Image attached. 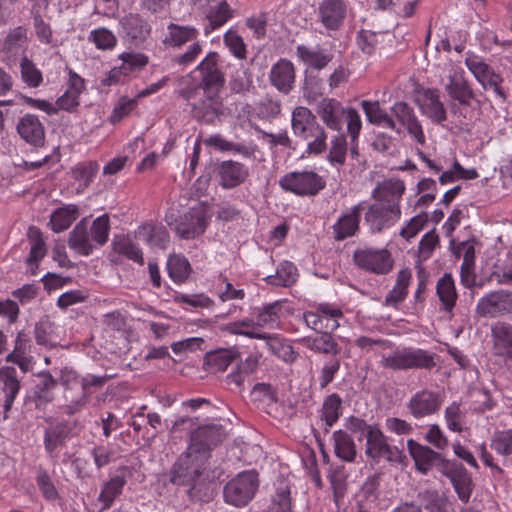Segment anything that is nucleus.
<instances>
[{"label":"nucleus","instance_id":"31","mask_svg":"<svg viewBox=\"0 0 512 512\" xmlns=\"http://www.w3.org/2000/svg\"><path fill=\"white\" fill-rule=\"evenodd\" d=\"M329 331L319 333L314 337L308 336L304 338L303 343L305 347L318 354L337 356L341 351V347Z\"/></svg>","mask_w":512,"mask_h":512},{"label":"nucleus","instance_id":"50","mask_svg":"<svg viewBox=\"0 0 512 512\" xmlns=\"http://www.w3.org/2000/svg\"><path fill=\"white\" fill-rule=\"evenodd\" d=\"M20 69L21 78L25 84L32 88L40 86L43 81L42 72L26 56L21 58Z\"/></svg>","mask_w":512,"mask_h":512},{"label":"nucleus","instance_id":"20","mask_svg":"<svg viewBox=\"0 0 512 512\" xmlns=\"http://www.w3.org/2000/svg\"><path fill=\"white\" fill-rule=\"evenodd\" d=\"M0 384V406L4 409V418H7V414L11 410L14 400L21 388L17 370L10 366L1 367Z\"/></svg>","mask_w":512,"mask_h":512},{"label":"nucleus","instance_id":"22","mask_svg":"<svg viewBox=\"0 0 512 512\" xmlns=\"http://www.w3.org/2000/svg\"><path fill=\"white\" fill-rule=\"evenodd\" d=\"M393 116L398 122L404 126L408 133L416 140L417 143L423 145L425 143V135L422 126L414 112V109L408 103L400 101L391 107Z\"/></svg>","mask_w":512,"mask_h":512},{"label":"nucleus","instance_id":"13","mask_svg":"<svg viewBox=\"0 0 512 512\" xmlns=\"http://www.w3.org/2000/svg\"><path fill=\"white\" fill-rule=\"evenodd\" d=\"M219 54L215 51L209 52L198 64L196 71L200 74L199 83L193 88L222 90L225 84V77L219 68Z\"/></svg>","mask_w":512,"mask_h":512},{"label":"nucleus","instance_id":"6","mask_svg":"<svg viewBox=\"0 0 512 512\" xmlns=\"http://www.w3.org/2000/svg\"><path fill=\"white\" fill-rule=\"evenodd\" d=\"M279 186L297 196H315L325 188L326 181L312 170L293 171L280 178Z\"/></svg>","mask_w":512,"mask_h":512},{"label":"nucleus","instance_id":"19","mask_svg":"<svg viewBox=\"0 0 512 512\" xmlns=\"http://www.w3.org/2000/svg\"><path fill=\"white\" fill-rule=\"evenodd\" d=\"M401 216L400 208H392L380 203L371 205L365 214V221L373 232H381L394 225Z\"/></svg>","mask_w":512,"mask_h":512},{"label":"nucleus","instance_id":"18","mask_svg":"<svg viewBox=\"0 0 512 512\" xmlns=\"http://www.w3.org/2000/svg\"><path fill=\"white\" fill-rule=\"evenodd\" d=\"M347 6L344 0H323L318 6V20L330 31H338L344 24Z\"/></svg>","mask_w":512,"mask_h":512},{"label":"nucleus","instance_id":"14","mask_svg":"<svg viewBox=\"0 0 512 512\" xmlns=\"http://www.w3.org/2000/svg\"><path fill=\"white\" fill-rule=\"evenodd\" d=\"M441 404L442 399L438 392L424 388L410 397L407 409L415 419H421L437 413Z\"/></svg>","mask_w":512,"mask_h":512},{"label":"nucleus","instance_id":"61","mask_svg":"<svg viewBox=\"0 0 512 512\" xmlns=\"http://www.w3.org/2000/svg\"><path fill=\"white\" fill-rule=\"evenodd\" d=\"M137 106V97L130 99L123 96L115 105L110 116V122L113 124L119 123L124 117L129 115Z\"/></svg>","mask_w":512,"mask_h":512},{"label":"nucleus","instance_id":"7","mask_svg":"<svg viewBox=\"0 0 512 512\" xmlns=\"http://www.w3.org/2000/svg\"><path fill=\"white\" fill-rule=\"evenodd\" d=\"M121 36L130 48H144L151 35L150 23L138 13H129L120 20Z\"/></svg>","mask_w":512,"mask_h":512},{"label":"nucleus","instance_id":"55","mask_svg":"<svg viewBox=\"0 0 512 512\" xmlns=\"http://www.w3.org/2000/svg\"><path fill=\"white\" fill-rule=\"evenodd\" d=\"M89 40L93 42L98 49L110 50L117 44V38L109 29L102 27L90 32Z\"/></svg>","mask_w":512,"mask_h":512},{"label":"nucleus","instance_id":"9","mask_svg":"<svg viewBox=\"0 0 512 512\" xmlns=\"http://www.w3.org/2000/svg\"><path fill=\"white\" fill-rule=\"evenodd\" d=\"M353 262L360 269L375 274H387L393 267V260L386 249L359 248L353 253Z\"/></svg>","mask_w":512,"mask_h":512},{"label":"nucleus","instance_id":"28","mask_svg":"<svg viewBox=\"0 0 512 512\" xmlns=\"http://www.w3.org/2000/svg\"><path fill=\"white\" fill-rule=\"evenodd\" d=\"M405 191V184L399 179L385 180L372 192V197L380 204L400 208V201Z\"/></svg>","mask_w":512,"mask_h":512},{"label":"nucleus","instance_id":"32","mask_svg":"<svg viewBox=\"0 0 512 512\" xmlns=\"http://www.w3.org/2000/svg\"><path fill=\"white\" fill-rule=\"evenodd\" d=\"M334 452L342 461L352 463L357 456L356 444L351 435L345 430L333 433Z\"/></svg>","mask_w":512,"mask_h":512},{"label":"nucleus","instance_id":"62","mask_svg":"<svg viewBox=\"0 0 512 512\" xmlns=\"http://www.w3.org/2000/svg\"><path fill=\"white\" fill-rule=\"evenodd\" d=\"M340 370V360L338 358H331L322 366L319 374L320 389H325L333 380L335 375Z\"/></svg>","mask_w":512,"mask_h":512},{"label":"nucleus","instance_id":"29","mask_svg":"<svg viewBox=\"0 0 512 512\" xmlns=\"http://www.w3.org/2000/svg\"><path fill=\"white\" fill-rule=\"evenodd\" d=\"M361 206L355 205L343 213L332 226L334 239L343 241L354 236L359 231Z\"/></svg>","mask_w":512,"mask_h":512},{"label":"nucleus","instance_id":"56","mask_svg":"<svg viewBox=\"0 0 512 512\" xmlns=\"http://www.w3.org/2000/svg\"><path fill=\"white\" fill-rule=\"evenodd\" d=\"M445 420L447 427L453 432H462L463 423L465 419V412L460 408V404L457 402L451 403L445 409Z\"/></svg>","mask_w":512,"mask_h":512},{"label":"nucleus","instance_id":"2","mask_svg":"<svg viewBox=\"0 0 512 512\" xmlns=\"http://www.w3.org/2000/svg\"><path fill=\"white\" fill-rule=\"evenodd\" d=\"M208 459L188 445L187 449L177 458L172 465L169 480L174 485L189 486L188 496L190 500L197 501V482L206 470Z\"/></svg>","mask_w":512,"mask_h":512},{"label":"nucleus","instance_id":"48","mask_svg":"<svg viewBox=\"0 0 512 512\" xmlns=\"http://www.w3.org/2000/svg\"><path fill=\"white\" fill-rule=\"evenodd\" d=\"M342 399L336 394H330L324 399L322 406V419L328 427L333 426L341 415Z\"/></svg>","mask_w":512,"mask_h":512},{"label":"nucleus","instance_id":"41","mask_svg":"<svg viewBox=\"0 0 512 512\" xmlns=\"http://www.w3.org/2000/svg\"><path fill=\"white\" fill-rule=\"evenodd\" d=\"M436 291L443 309L448 312L452 311L456 304L457 293L451 274L446 273L438 280Z\"/></svg>","mask_w":512,"mask_h":512},{"label":"nucleus","instance_id":"43","mask_svg":"<svg viewBox=\"0 0 512 512\" xmlns=\"http://www.w3.org/2000/svg\"><path fill=\"white\" fill-rule=\"evenodd\" d=\"M26 44V29L22 26L16 27L7 35L3 44V52L8 57H16L24 52Z\"/></svg>","mask_w":512,"mask_h":512},{"label":"nucleus","instance_id":"36","mask_svg":"<svg viewBox=\"0 0 512 512\" xmlns=\"http://www.w3.org/2000/svg\"><path fill=\"white\" fill-rule=\"evenodd\" d=\"M99 171L96 161L80 162L71 169L72 178L78 182L77 193H82L93 182Z\"/></svg>","mask_w":512,"mask_h":512},{"label":"nucleus","instance_id":"3","mask_svg":"<svg viewBox=\"0 0 512 512\" xmlns=\"http://www.w3.org/2000/svg\"><path fill=\"white\" fill-rule=\"evenodd\" d=\"M198 30L193 26H183L170 23L167 26V33L163 39L166 47L180 48L188 42H193L188 49L173 57L172 61L180 66H187L193 63L202 51L201 44L197 41Z\"/></svg>","mask_w":512,"mask_h":512},{"label":"nucleus","instance_id":"11","mask_svg":"<svg viewBox=\"0 0 512 512\" xmlns=\"http://www.w3.org/2000/svg\"><path fill=\"white\" fill-rule=\"evenodd\" d=\"M476 313L485 318H496L512 314V291L500 289L479 299Z\"/></svg>","mask_w":512,"mask_h":512},{"label":"nucleus","instance_id":"23","mask_svg":"<svg viewBox=\"0 0 512 512\" xmlns=\"http://www.w3.org/2000/svg\"><path fill=\"white\" fill-rule=\"evenodd\" d=\"M295 67L285 58L278 60L271 68L269 80L279 92L288 95L294 88Z\"/></svg>","mask_w":512,"mask_h":512},{"label":"nucleus","instance_id":"53","mask_svg":"<svg viewBox=\"0 0 512 512\" xmlns=\"http://www.w3.org/2000/svg\"><path fill=\"white\" fill-rule=\"evenodd\" d=\"M346 153H347L346 137L343 134L335 136L331 141L330 151L327 156L328 161L332 165L343 166L346 161Z\"/></svg>","mask_w":512,"mask_h":512},{"label":"nucleus","instance_id":"45","mask_svg":"<svg viewBox=\"0 0 512 512\" xmlns=\"http://www.w3.org/2000/svg\"><path fill=\"white\" fill-rule=\"evenodd\" d=\"M167 270L170 278L175 283L182 284L188 279L191 273V266L184 256L171 255L167 261Z\"/></svg>","mask_w":512,"mask_h":512},{"label":"nucleus","instance_id":"37","mask_svg":"<svg viewBox=\"0 0 512 512\" xmlns=\"http://www.w3.org/2000/svg\"><path fill=\"white\" fill-rule=\"evenodd\" d=\"M297 56L308 66L321 70L325 68L333 59V55L325 53L321 49H311L305 45H299L296 48Z\"/></svg>","mask_w":512,"mask_h":512},{"label":"nucleus","instance_id":"16","mask_svg":"<svg viewBox=\"0 0 512 512\" xmlns=\"http://www.w3.org/2000/svg\"><path fill=\"white\" fill-rule=\"evenodd\" d=\"M134 469L129 466H121L117 470V474L105 482L98 496V502L101 504L100 512L108 510L114 500L122 493L127 479L133 474Z\"/></svg>","mask_w":512,"mask_h":512},{"label":"nucleus","instance_id":"64","mask_svg":"<svg viewBox=\"0 0 512 512\" xmlns=\"http://www.w3.org/2000/svg\"><path fill=\"white\" fill-rule=\"evenodd\" d=\"M423 495L427 501L425 508L428 512H448L447 499L440 496L437 491L426 490Z\"/></svg>","mask_w":512,"mask_h":512},{"label":"nucleus","instance_id":"40","mask_svg":"<svg viewBox=\"0 0 512 512\" xmlns=\"http://www.w3.org/2000/svg\"><path fill=\"white\" fill-rule=\"evenodd\" d=\"M114 252L140 265L144 264L143 252L128 236L116 235L112 241Z\"/></svg>","mask_w":512,"mask_h":512},{"label":"nucleus","instance_id":"46","mask_svg":"<svg viewBox=\"0 0 512 512\" xmlns=\"http://www.w3.org/2000/svg\"><path fill=\"white\" fill-rule=\"evenodd\" d=\"M297 279V268L291 262L285 261L280 264L275 275H269L265 278L268 284L290 287L296 282Z\"/></svg>","mask_w":512,"mask_h":512},{"label":"nucleus","instance_id":"63","mask_svg":"<svg viewBox=\"0 0 512 512\" xmlns=\"http://www.w3.org/2000/svg\"><path fill=\"white\" fill-rule=\"evenodd\" d=\"M281 308V304L279 302H274L262 308L259 311L257 316V325L265 326L270 325L273 326L279 322V310Z\"/></svg>","mask_w":512,"mask_h":512},{"label":"nucleus","instance_id":"33","mask_svg":"<svg viewBox=\"0 0 512 512\" xmlns=\"http://www.w3.org/2000/svg\"><path fill=\"white\" fill-rule=\"evenodd\" d=\"M39 381L33 388V401L36 408H40L54 399L53 390L57 386V381L49 372H43L38 376Z\"/></svg>","mask_w":512,"mask_h":512},{"label":"nucleus","instance_id":"27","mask_svg":"<svg viewBox=\"0 0 512 512\" xmlns=\"http://www.w3.org/2000/svg\"><path fill=\"white\" fill-rule=\"evenodd\" d=\"M207 220L203 211L191 209L185 213L176 224L175 230L183 239H193L204 233Z\"/></svg>","mask_w":512,"mask_h":512},{"label":"nucleus","instance_id":"8","mask_svg":"<svg viewBox=\"0 0 512 512\" xmlns=\"http://www.w3.org/2000/svg\"><path fill=\"white\" fill-rule=\"evenodd\" d=\"M227 436L228 433L222 425H202L190 433L189 446L209 459L211 451L220 445Z\"/></svg>","mask_w":512,"mask_h":512},{"label":"nucleus","instance_id":"5","mask_svg":"<svg viewBox=\"0 0 512 512\" xmlns=\"http://www.w3.org/2000/svg\"><path fill=\"white\" fill-rule=\"evenodd\" d=\"M258 487V473L255 470L243 471L225 484L223 497L227 504L244 507L254 498Z\"/></svg>","mask_w":512,"mask_h":512},{"label":"nucleus","instance_id":"38","mask_svg":"<svg viewBox=\"0 0 512 512\" xmlns=\"http://www.w3.org/2000/svg\"><path fill=\"white\" fill-rule=\"evenodd\" d=\"M79 209L76 205L70 204L55 210L50 216L51 229L55 233H60L68 229L77 219Z\"/></svg>","mask_w":512,"mask_h":512},{"label":"nucleus","instance_id":"17","mask_svg":"<svg viewBox=\"0 0 512 512\" xmlns=\"http://www.w3.org/2000/svg\"><path fill=\"white\" fill-rule=\"evenodd\" d=\"M219 185L224 189H233L245 183L250 172L249 168L238 161L226 160L219 163L215 169Z\"/></svg>","mask_w":512,"mask_h":512},{"label":"nucleus","instance_id":"30","mask_svg":"<svg viewBox=\"0 0 512 512\" xmlns=\"http://www.w3.org/2000/svg\"><path fill=\"white\" fill-rule=\"evenodd\" d=\"M69 247L80 255L88 256L94 249L93 240L88 230V219L83 218L69 233Z\"/></svg>","mask_w":512,"mask_h":512},{"label":"nucleus","instance_id":"49","mask_svg":"<svg viewBox=\"0 0 512 512\" xmlns=\"http://www.w3.org/2000/svg\"><path fill=\"white\" fill-rule=\"evenodd\" d=\"M333 490L334 501L337 506L347 491V475L343 466H337L330 470L328 475Z\"/></svg>","mask_w":512,"mask_h":512},{"label":"nucleus","instance_id":"15","mask_svg":"<svg viewBox=\"0 0 512 512\" xmlns=\"http://www.w3.org/2000/svg\"><path fill=\"white\" fill-rule=\"evenodd\" d=\"M407 448L410 456L414 460L417 471L423 475H426L434 467L440 472L442 462L450 461L445 459L439 452L413 439L407 441Z\"/></svg>","mask_w":512,"mask_h":512},{"label":"nucleus","instance_id":"35","mask_svg":"<svg viewBox=\"0 0 512 512\" xmlns=\"http://www.w3.org/2000/svg\"><path fill=\"white\" fill-rule=\"evenodd\" d=\"M445 89L452 99L457 100L463 106H469L474 97L473 90L462 76H450Z\"/></svg>","mask_w":512,"mask_h":512},{"label":"nucleus","instance_id":"10","mask_svg":"<svg viewBox=\"0 0 512 512\" xmlns=\"http://www.w3.org/2000/svg\"><path fill=\"white\" fill-rule=\"evenodd\" d=\"M365 453L375 463L385 459L389 463L402 464L406 460L403 452L398 447L387 442L386 436L380 429L370 431L368 441H366Z\"/></svg>","mask_w":512,"mask_h":512},{"label":"nucleus","instance_id":"12","mask_svg":"<svg viewBox=\"0 0 512 512\" xmlns=\"http://www.w3.org/2000/svg\"><path fill=\"white\" fill-rule=\"evenodd\" d=\"M440 473L451 481L458 498L463 503H468L474 484L467 469L461 463L450 460L449 462H442Z\"/></svg>","mask_w":512,"mask_h":512},{"label":"nucleus","instance_id":"42","mask_svg":"<svg viewBox=\"0 0 512 512\" xmlns=\"http://www.w3.org/2000/svg\"><path fill=\"white\" fill-rule=\"evenodd\" d=\"M261 335L264 337H260L259 339L266 341V347L274 355L287 363H292L296 360L297 354L293 350L292 346L284 342L283 339L279 338L277 335H270L266 333H261Z\"/></svg>","mask_w":512,"mask_h":512},{"label":"nucleus","instance_id":"58","mask_svg":"<svg viewBox=\"0 0 512 512\" xmlns=\"http://www.w3.org/2000/svg\"><path fill=\"white\" fill-rule=\"evenodd\" d=\"M66 438V427L63 424L54 426L47 430L44 436V445L48 453H53L59 446L64 444Z\"/></svg>","mask_w":512,"mask_h":512},{"label":"nucleus","instance_id":"4","mask_svg":"<svg viewBox=\"0 0 512 512\" xmlns=\"http://www.w3.org/2000/svg\"><path fill=\"white\" fill-rule=\"evenodd\" d=\"M436 355L421 348L405 347L383 356L380 364L393 371L415 369L431 370L436 366Z\"/></svg>","mask_w":512,"mask_h":512},{"label":"nucleus","instance_id":"59","mask_svg":"<svg viewBox=\"0 0 512 512\" xmlns=\"http://www.w3.org/2000/svg\"><path fill=\"white\" fill-rule=\"evenodd\" d=\"M224 43L229 48V51L239 59L246 58V45L243 38L234 30H228L224 34Z\"/></svg>","mask_w":512,"mask_h":512},{"label":"nucleus","instance_id":"60","mask_svg":"<svg viewBox=\"0 0 512 512\" xmlns=\"http://www.w3.org/2000/svg\"><path fill=\"white\" fill-rule=\"evenodd\" d=\"M345 428L351 433L358 435V440L366 437V441H368L370 431L379 430L377 426H371L364 419L356 416H350L346 419Z\"/></svg>","mask_w":512,"mask_h":512},{"label":"nucleus","instance_id":"25","mask_svg":"<svg viewBox=\"0 0 512 512\" xmlns=\"http://www.w3.org/2000/svg\"><path fill=\"white\" fill-rule=\"evenodd\" d=\"M347 108L333 98H324L318 105L316 112L322 122L329 128L335 131H340L344 124V118Z\"/></svg>","mask_w":512,"mask_h":512},{"label":"nucleus","instance_id":"24","mask_svg":"<svg viewBox=\"0 0 512 512\" xmlns=\"http://www.w3.org/2000/svg\"><path fill=\"white\" fill-rule=\"evenodd\" d=\"M493 354L504 361L512 360V324L498 321L491 326Z\"/></svg>","mask_w":512,"mask_h":512},{"label":"nucleus","instance_id":"47","mask_svg":"<svg viewBox=\"0 0 512 512\" xmlns=\"http://www.w3.org/2000/svg\"><path fill=\"white\" fill-rule=\"evenodd\" d=\"M206 17L209 21V25L206 28V33H208V29L215 30L220 28L230 20L233 17V10L226 1H221L209 7Z\"/></svg>","mask_w":512,"mask_h":512},{"label":"nucleus","instance_id":"52","mask_svg":"<svg viewBox=\"0 0 512 512\" xmlns=\"http://www.w3.org/2000/svg\"><path fill=\"white\" fill-rule=\"evenodd\" d=\"M91 238L99 246H103L108 241L110 223L108 215H102L96 218L90 228L88 227Z\"/></svg>","mask_w":512,"mask_h":512},{"label":"nucleus","instance_id":"54","mask_svg":"<svg viewBox=\"0 0 512 512\" xmlns=\"http://www.w3.org/2000/svg\"><path fill=\"white\" fill-rule=\"evenodd\" d=\"M490 447L499 455H512V429L496 432L491 439Z\"/></svg>","mask_w":512,"mask_h":512},{"label":"nucleus","instance_id":"44","mask_svg":"<svg viewBox=\"0 0 512 512\" xmlns=\"http://www.w3.org/2000/svg\"><path fill=\"white\" fill-rule=\"evenodd\" d=\"M235 356L234 352L224 349L210 352L204 358V365L212 373L223 372L232 364Z\"/></svg>","mask_w":512,"mask_h":512},{"label":"nucleus","instance_id":"26","mask_svg":"<svg viewBox=\"0 0 512 512\" xmlns=\"http://www.w3.org/2000/svg\"><path fill=\"white\" fill-rule=\"evenodd\" d=\"M19 136L34 147H42L45 143V130L39 118L34 114L22 116L16 126Z\"/></svg>","mask_w":512,"mask_h":512},{"label":"nucleus","instance_id":"51","mask_svg":"<svg viewBox=\"0 0 512 512\" xmlns=\"http://www.w3.org/2000/svg\"><path fill=\"white\" fill-rule=\"evenodd\" d=\"M229 88L232 93L246 94L252 88L251 74L247 69L241 67L233 72L229 81Z\"/></svg>","mask_w":512,"mask_h":512},{"label":"nucleus","instance_id":"1","mask_svg":"<svg viewBox=\"0 0 512 512\" xmlns=\"http://www.w3.org/2000/svg\"><path fill=\"white\" fill-rule=\"evenodd\" d=\"M221 91L187 87L180 91V95L190 104L193 118L197 122L210 125L221 121L226 114Z\"/></svg>","mask_w":512,"mask_h":512},{"label":"nucleus","instance_id":"34","mask_svg":"<svg viewBox=\"0 0 512 512\" xmlns=\"http://www.w3.org/2000/svg\"><path fill=\"white\" fill-rule=\"evenodd\" d=\"M27 238L30 242V252L26 259L28 266L35 268L38 267L39 262L47 253L46 243L43 239L41 230L36 226H30L27 231Z\"/></svg>","mask_w":512,"mask_h":512},{"label":"nucleus","instance_id":"57","mask_svg":"<svg viewBox=\"0 0 512 512\" xmlns=\"http://www.w3.org/2000/svg\"><path fill=\"white\" fill-rule=\"evenodd\" d=\"M36 483L46 500L54 501L59 497L58 491L53 484L51 477L43 467H38Z\"/></svg>","mask_w":512,"mask_h":512},{"label":"nucleus","instance_id":"21","mask_svg":"<svg viewBox=\"0 0 512 512\" xmlns=\"http://www.w3.org/2000/svg\"><path fill=\"white\" fill-rule=\"evenodd\" d=\"M421 113L435 124H442L447 119L446 109L440 101L437 89H423L416 100Z\"/></svg>","mask_w":512,"mask_h":512},{"label":"nucleus","instance_id":"39","mask_svg":"<svg viewBox=\"0 0 512 512\" xmlns=\"http://www.w3.org/2000/svg\"><path fill=\"white\" fill-rule=\"evenodd\" d=\"M316 122V116L306 107L298 106L292 112L291 125L296 137L307 139V131Z\"/></svg>","mask_w":512,"mask_h":512}]
</instances>
